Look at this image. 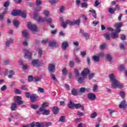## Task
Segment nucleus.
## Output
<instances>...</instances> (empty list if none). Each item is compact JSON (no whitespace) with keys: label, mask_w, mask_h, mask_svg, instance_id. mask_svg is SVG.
I'll list each match as a JSON object with an SVG mask.
<instances>
[{"label":"nucleus","mask_w":127,"mask_h":127,"mask_svg":"<svg viewBox=\"0 0 127 127\" xmlns=\"http://www.w3.org/2000/svg\"><path fill=\"white\" fill-rule=\"evenodd\" d=\"M109 78L113 88H119V89L124 88V84L116 79L115 74L113 73L109 74Z\"/></svg>","instance_id":"1"},{"label":"nucleus","mask_w":127,"mask_h":127,"mask_svg":"<svg viewBox=\"0 0 127 127\" xmlns=\"http://www.w3.org/2000/svg\"><path fill=\"white\" fill-rule=\"evenodd\" d=\"M12 15L14 16H17V15H21L23 18L26 17V12L21 10H13L11 13Z\"/></svg>","instance_id":"2"},{"label":"nucleus","mask_w":127,"mask_h":127,"mask_svg":"<svg viewBox=\"0 0 127 127\" xmlns=\"http://www.w3.org/2000/svg\"><path fill=\"white\" fill-rule=\"evenodd\" d=\"M24 58L29 59L32 56V51L30 49H24Z\"/></svg>","instance_id":"3"},{"label":"nucleus","mask_w":127,"mask_h":127,"mask_svg":"<svg viewBox=\"0 0 127 127\" xmlns=\"http://www.w3.org/2000/svg\"><path fill=\"white\" fill-rule=\"evenodd\" d=\"M34 18L38 22H43L46 21V17L38 16L37 13H35L34 14Z\"/></svg>","instance_id":"4"},{"label":"nucleus","mask_w":127,"mask_h":127,"mask_svg":"<svg viewBox=\"0 0 127 127\" xmlns=\"http://www.w3.org/2000/svg\"><path fill=\"white\" fill-rule=\"evenodd\" d=\"M14 102L17 104V105H23L24 104V102L22 101V99L20 96H14Z\"/></svg>","instance_id":"5"},{"label":"nucleus","mask_w":127,"mask_h":127,"mask_svg":"<svg viewBox=\"0 0 127 127\" xmlns=\"http://www.w3.org/2000/svg\"><path fill=\"white\" fill-rule=\"evenodd\" d=\"M14 74V71L12 70H10L8 71L7 69H5L4 70V75L5 76H8V78H9V79L13 78V75Z\"/></svg>","instance_id":"6"},{"label":"nucleus","mask_w":127,"mask_h":127,"mask_svg":"<svg viewBox=\"0 0 127 127\" xmlns=\"http://www.w3.org/2000/svg\"><path fill=\"white\" fill-rule=\"evenodd\" d=\"M27 26L29 29L31 30L32 32L37 31V27L35 25L32 24L30 22H28Z\"/></svg>","instance_id":"7"},{"label":"nucleus","mask_w":127,"mask_h":127,"mask_svg":"<svg viewBox=\"0 0 127 127\" xmlns=\"http://www.w3.org/2000/svg\"><path fill=\"white\" fill-rule=\"evenodd\" d=\"M87 98L90 101H95L97 99V96L94 93H89L87 95Z\"/></svg>","instance_id":"8"},{"label":"nucleus","mask_w":127,"mask_h":127,"mask_svg":"<svg viewBox=\"0 0 127 127\" xmlns=\"http://www.w3.org/2000/svg\"><path fill=\"white\" fill-rule=\"evenodd\" d=\"M32 65L34 67H39L41 65V62L39 60H34L32 62Z\"/></svg>","instance_id":"9"},{"label":"nucleus","mask_w":127,"mask_h":127,"mask_svg":"<svg viewBox=\"0 0 127 127\" xmlns=\"http://www.w3.org/2000/svg\"><path fill=\"white\" fill-rule=\"evenodd\" d=\"M89 73H90V69L88 68H85L81 71V75L82 77H86Z\"/></svg>","instance_id":"10"},{"label":"nucleus","mask_w":127,"mask_h":127,"mask_svg":"<svg viewBox=\"0 0 127 127\" xmlns=\"http://www.w3.org/2000/svg\"><path fill=\"white\" fill-rule=\"evenodd\" d=\"M38 115H41V113H42L43 115H45V116H48V115H50V111L49 110H46V109H44L43 111H40L39 110V111H37Z\"/></svg>","instance_id":"11"},{"label":"nucleus","mask_w":127,"mask_h":127,"mask_svg":"<svg viewBox=\"0 0 127 127\" xmlns=\"http://www.w3.org/2000/svg\"><path fill=\"white\" fill-rule=\"evenodd\" d=\"M13 40H14V39L12 38L7 39L6 40V46H7V47H9L10 44L13 43Z\"/></svg>","instance_id":"12"},{"label":"nucleus","mask_w":127,"mask_h":127,"mask_svg":"<svg viewBox=\"0 0 127 127\" xmlns=\"http://www.w3.org/2000/svg\"><path fill=\"white\" fill-rule=\"evenodd\" d=\"M80 33H81L82 35H83V36H84V37H85L86 39H89V38H90V35H89V34L85 32L84 30L81 29L80 30Z\"/></svg>","instance_id":"13"},{"label":"nucleus","mask_w":127,"mask_h":127,"mask_svg":"<svg viewBox=\"0 0 127 127\" xmlns=\"http://www.w3.org/2000/svg\"><path fill=\"white\" fill-rule=\"evenodd\" d=\"M126 107H127V101L126 100H123L120 104L119 108H120V109H124V108H126Z\"/></svg>","instance_id":"14"},{"label":"nucleus","mask_w":127,"mask_h":127,"mask_svg":"<svg viewBox=\"0 0 127 127\" xmlns=\"http://www.w3.org/2000/svg\"><path fill=\"white\" fill-rule=\"evenodd\" d=\"M48 69L50 72L51 73H54L55 71V65L52 64L49 65Z\"/></svg>","instance_id":"15"},{"label":"nucleus","mask_w":127,"mask_h":127,"mask_svg":"<svg viewBox=\"0 0 127 127\" xmlns=\"http://www.w3.org/2000/svg\"><path fill=\"white\" fill-rule=\"evenodd\" d=\"M104 36L105 38H106V40H110L111 38L112 37V33H106L104 34Z\"/></svg>","instance_id":"16"},{"label":"nucleus","mask_w":127,"mask_h":127,"mask_svg":"<svg viewBox=\"0 0 127 127\" xmlns=\"http://www.w3.org/2000/svg\"><path fill=\"white\" fill-rule=\"evenodd\" d=\"M30 99L32 103H35L36 102V99H37V96L35 94H32L30 96Z\"/></svg>","instance_id":"17"},{"label":"nucleus","mask_w":127,"mask_h":127,"mask_svg":"<svg viewBox=\"0 0 127 127\" xmlns=\"http://www.w3.org/2000/svg\"><path fill=\"white\" fill-rule=\"evenodd\" d=\"M48 106H49V103H43L41 107L40 108V111H44V109L45 110V108H47V107H48Z\"/></svg>","instance_id":"18"},{"label":"nucleus","mask_w":127,"mask_h":127,"mask_svg":"<svg viewBox=\"0 0 127 127\" xmlns=\"http://www.w3.org/2000/svg\"><path fill=\"white\" fill-rule=\"evenodd\" d=\"M60 21L61 22V25L62 27L64 28H66V27H67V25L65 24V22H64V20L63 19V17H61L60 18Z\"/></svg>","instance_id":"19"},{"label":"nucleus","mask_w":127,"mask_h":127,"mask_svg":"<svg viewBox=\"0 0 127 127\" xmlns=\"http://www.w3.org/2000/svg\"><path fill=\"white\" fill-rule=\"evenodd\" d=\"M77 82L79 84H83L85 82V77H79L77 79Z\"/></svg>","instance_id":"20"},{"label":"nucleus","mask_w":127,"mask_h":127,"mask_svg":"<svg viewBox=\"0 0 127 127\" xmlns=\"http://www.w3.org/2000/svg\"><path fill=\"white\" fill-rule=\"evenodd\" d=\"M123 25H124V24L121 22L115 23L114 24V26L116 28H121Z\"/></svg>","instance_id":"21"},{"label":"nucleus","mask_w":127,"mask_h":127,"mask_svg":"<svg viewBox=\"0 0 127 127\" xmlns=\"http://www.w3.org/2000/svg\"><path fill=\"white\" fill-rule=\"evenodd\" d=\"M53 112L54 115H56V114H58L59 113V108L57 106H54L53 108Z\"/></svg>","instance_id":"22"},{"label":"nucleus","mask_w":127,"mask_h":127,"mask_svg":"<svg viewBox=\"0 0 127 127\" xmlns=\"http://www.w3.org/2000/svg\"><path fill=\"white\" fill-rule=\"evenodd\" d=\"M17 108V104L15 103H13L11 106V111H16Z\"/></svg>","instance_id":"23"},{"label":"nucleus","mask_w":127,"mask_h":127,"mask_svg":"<svg viewBox=\"0 0 127 127\" xmlns=\"http://www.w3.org/2000/svg\"><path fill=\"white\" fill-rule=\"evenodd\" d=\"M80 19H77L76 20H72L73 25H80Z\"/></svg>","instance_id":"24"},{"label":"nucleus","mask_w":127,"mask_h":127,"mask_svg":"<svg viewBox=\"0 0 127 127\" xmlns=\"http://www.w3.org/2000/svg\"><path fill=\"white\" fill-rule=\"evenodd\" d=\"M22 33L23 36H24V37H28L29 35V33L28 32V31L26 30H23Z\"/></svg>","instance_id":"25"},{"label":"nucleus","mask_w":127,"mask_h":127,"mask_svg":"<svg viewBox=\"0 0 127 127\" xmlns=\"http://www.w3.org/2000/svg\"><path fill=\"white\" fill-rule=\"evenodd\" d=\"M71 94L73 96H77V95H78V91L75 88H72L71 90Z\"/></svg>","instance_id":"26"},{"label":"nucleus","mask_w":127,"mask_h":127,"mask_svg":"<svg viewBox=\"0 0 127 127\" xmlns=\"http://www.w3.org/2000/svg\"><path fill=\"white\" fill-rule=\"evenodd\" d=\"M65 24H66V25H70V26H73V21H71L70 20H66L65 21Z\"/></svg>","instance_id":"27"},{"label":"nucleus","mask_w":127,"mask_h":127,"mask_svg":"<svg viewBox=\"0 0 127 127\" xmlns=\"http://www.w3.org/2000/svg\"><path fill=\"white\" fill-rule=\"evenodd\" d=\"M62 47L63 49H66L68 47V42H64L62 43Z\"/></svg>","instance_id":"28"},{"label":"nucleus","mask_w":127,"mask_h":127,"mask_svg":"<svg viewBox=\"0 0 127 127\" xmlns=\"http://www.w3.org/2000/svg\"><path fill=\"white\" fill-rule=\"evenodd\" d=\"M90 88H86L85 87H81L80 88V92L81 93H85V91H90Z\"/></svg>","instance_id":"29"},{"label":"nucleus","mask_w":127,"mask_h":127,"mask_svg":"<svg viewBox=\"0 0 127 127\" xmlns=\"http://www.w3.org/2000/svg\"><path fill=\"white\" fill-rule=\"evenodd\" d=\"M68 108L69 109H72L73 108H74L75 107V103L72 102V101H70L69 103H68Z\"/></svg>","instance_id":"30"},{"label":"nucleus","mask_w":127,"mask_h":127,"mask_svg":"<svg viewBox=\"0 0 127 127\" xmlns=\"http://www.w3.org/2000/svg\"><path fill=\"white\" fill-rule=\"evenodd\" d=\"M111 36L113 37L114 39H117L119 37V34L117 33H111Z\"/></svg>","instance_id":"31"},{"label":"nucleus","mask_w":127,"mask_h":127,"mask_svg":"<svg viewBox=\"0 0 127 127\" xmlns=\"http://www.w3.org/2000/svg\"><path fill=\"white\" fill-rule=\"evenodd\" d=\"M51 125H52V124L51 122H44V123H43V127H50V126H51Z\"/></svg>","instance_id":"32"},{"label":"nucleus","mask_w":127,"mask_h":127,"mask_svg":"<svg viewBox=\"0 0 127 127\" xmlns=\"http://www.w3.org/2000/svg\"><path fill=\"white\" fill-rule=\"evenodd\" d=\"M33 80L34 82H39L41 80V77L35 76L33 77Z\"/></svg>","instance_id":"33"},{"label":"nucleus","mask_w":127,"mask_h":127,"mask_svg":"<svg viewBox=\"0 0 127 127\" xmlns=\"http://www.w3.org/2000/svg\"><path fill=\"white\" fill-rule=\"evenodd\" d=\"M97 116L98 114H97L96 112H94L90 115V118L91 119H95V118L97 117Z\"/></svg>","instance_id":"34"},{"label":"nucleus","mask_w":127,"mask_h":127,"mask_svg":"<svg viewBox=\"0 0 127 127\" xmlns=\"http://www.w3.org/2000/svg\"><path fill=\"white\" fill-rule=\"evenodd\" d=\"M93 59L95 62H99V61L100 60V58L97 56H93Z\"/></svg>","instance_id":"35"},{"label":"nucleus","mask_w":127,"mask_h":127,"mask_svg":"<svg viewBox=\"0 0 127 127\" xmlns=\"http://www.w3.org/2000/svg\"><path fill=\"white\" fill-rule=\"evenodd\" d=\"M121 50L125 51L126 50V47L124 44H121L119 46Z\"/></svg>","instance_id":"36"},{"label":"nucleus","mask_w":127,"mask_h":127,"mask_svg":"<svg viewBox=\"0 0 127 127\" xmlns=\"http://www.w3.org/2000/svg\"><path fill=\"white\" fill-rule=\"evenodd\" d=\"M50 46H52V47H53V46H56V42L55 41H51L49 43Z\"/></svg>","instance_id":"37"},{"label":"nucleus","mask_w":127,"mask_h":127,"mask_svg":"<svg viewBox=\"0 0 127 127\" xmlns=\"http://www.w3.org/2000/svg\"><path fill=\"white\" fill-rule=\"evenodd\" d=\"M80 6L82 8L87 7V6H88V3L86 2H82L80 4Z\"/></svg>","instance_id":"38"},{"label":"nucleus","mask_w":127,"mask_h":127,"mask_svg":"<svg viewBox=\"0 0 127 127\" xmlns=\"http://www.w3.org/2000/svg\"><path fill=\"white\" fill-rule=\"evenodd\" d=\"M36 4L37 6H39V5H41V4H42V1H41V0H36Z\"/></svg>","instance_id":"39"},{"label":"nucleus","mask_w":127,"mask_h":127,"mask_svg":"<svg viewBox=\"0 0 127 127\" xmlns=\"http://www.w3.org/2000/svg\"><path fill=\"white\" fill-rule=\"evenodd\" d=\"M106 58L108 60V61H112V59H113V58L111 56V55H106Z\"/></svg>","instance_id":"40"},{"label":"nucleus","mask_w":127,"mask_h":127,"mask_svg":"<svg viewBox=\"0 0 127 127\" xmlns=\"http://www.w3.org/2000/svg\"><path fill=\"white\" fill-rule=\"evenodd\" d=\"M94 76H95V73H89L88 75V78L89 79V80H92V79L94 78Z\"/></svg>","instance_id":"41"},{"label":"nucleus","mask_w":127,"mask_h":127,"mask_svg":"<svg viewBox=\"0 0 127 127\" xmlns=\"http://www.w3.org/2000/svg\"><path fill=\"white\" fill-rule=\"evenodd\" d=\"M74 73L75 74L76 77H79V76H80V73H79V70L78 69H74Z\"/></svg>","instance_id":"42"},{"label":"nucleus","mask_w":127,"mask_h":127,"mask_svg":"<svg viewBox=\"0 0 127 127\" xmlns=\"http://www.w3.org/2000/svg\"><path fill=\"white\" fill-rule=\"evenodd\" d=\"M49 1L51 4H54L57 3L59 1V0H49Z\"/></svg>","instance_id":"43"},{"label":"nucleus","mask_w":127,"mask_h":127,"mask_svg":"<svg viewBox=\"0 0 127 127\" xmlns=\"http://www.w3.org/2000/svg\"><path fill=\"white\" fill-rule=\"evenodd\" d=\"M120 39L123 40V41H124V40H126V35L124 34H121L120 35Z\"/></svg>","instance_id":"44"},{"label":"nucleus","mask_w":127,"mask_h":127,"mask_svg":"<svg viewBox=\"0 0 127 127\" xmlns=\"http://www.w3.org/2000/svg\"><path fill=\"white\" fill-rule=\"evenodd\" d=\"M120 95H121V97H122L123 98H125V97H126V93L125 92V91H121L120 92Z\"/></svg>","instance_id":"45"},{"label":"nucleus","mask_w":127,"mask_h":127,"mask_svg":"<svg viewBox=\"0 0 127 127\" xmlns=\"http://www.w3.org/2000/svg\"><path fill=\"white\" fill-rule=\"evenodd\" d=\"M67 71H68V70H67V69H66V68H64L62 70V72L63 75H67Z\"/></svg>","instance_id":"46"},{"label":"nucleus","mask_w":127,"mask_h":127,"mask_svg":"<svg viewBox=\"0 0 127 127\" xmlns=\"http://www.w3.org/2000/svg\"><path fill=\"white\" fill-rule=\"evenodd\" d=\"M59 122H60L61 123H64V122H65L64 116H61L60 118Z\"/></svg>","instance_id":"47"},{"label":"nucleus","mask_w":127,"mask_h":127,"mask_svg":"<svg viewBox=\"0 0 127 127\" xmlns=\"http://www.w3.org/2000/svg\"><path fill=\"white\" fill-rule=\"evenodd\" d=\"M13 23L14 26H18V25H19V22L16 20H15L13 21Z\"/></svg>","instance_id":"48"},{"label":"nucleus","mask_w":127,"mask_h":127,"mask_svg":"<svg viewBox=\"0 0 127 127\" xmlns=\"http://www.w3.org/2000/svg\"><path fill=\"white\" fill-rule=\"evenodd\" d=\"M14 91L16 94H18V95H20V94H21V91H20V90H19L17 88H15L14 89Z\"/></svg>","instance_id":"49"},{"label":"nucleus","mask_w":127,"mask_h":127,"mask_svg":"<svg viewBox=\"0 0 127 127\" xmlns=\"http://www.w3.org/2000/svg\"><path fill=\"white\" fill-rule=\"evenodd\" d=\"M23 45L24 46H27L28 45V40L27 39H25L23 42Z\"/></svg>","instance_id":"50"},{"label":"nucleus","mask_w":127,"mask_h":127,"mask_svg":"<svg viewBox=\"0 0 127 127\" xmlns=\"http://www.w3.org/2000/svg\"><path fill=\"white\" fill-rule=\"evenodd\" d=\"M43 123H42L41 124L39 123H36V127H43Z\"/></svg>","instance_id":"51"},{"label":"nucleus","mask_w":127,"mask_h":127,"mask_svg":"<svg viewBox=\"0 0 127 127\" xmlns=\"http://www.w3.org/2000/svg\"><path fill=\"white\" fill-rule=\"evenodd\" d=\"M31 108L32 109H34V110H36V109L38 108V105H37V104L32 105H31Z\"/></svg>","instance_id":"52"},{"label":"nucleus","mask_w":127,"mask_h":127,"mask_svg":"<svg viewBox=\"0 0 127 127\" xmlns=\"http://www.w3.org/2000/svg\"><path fill=\"white\" fill-rule=\"evenodd\" d=\"M43 13L44 15H45L46 16H48L49 14V11L47 10H44L43 11Z\"/></svg>","instance_id":"53"},{"label":"nucleus","mask_w":127,"mask_h":127,"mask_svg":"<svg viewBox=\"0 0 127 127\" xmlns=\"http://www.w3.org/2000/svg\"><path fill=\"white\" fill-rule=\"evenodd\" d=\"M97 90H98V85L95 84L93 87V92H97Z\"/></svg>","instance_id":"54"},{"label":"nucleus","mask_w":127,"mask_h":127,"mask_svg":"<svg viewBox=\"0 0 127 127\" xmlns=\"http://www.w3.org/2000/svg\"><path fill=\"white\" fill-rule=\"evenodd\" d=\"M51 77L52 79L53 80V81H54V82H57V79L56 78L54 74H52L51 75Z\"/></svg>","instance_id":"55"},{"label":"nucleus","mask_w":127,"mask_h":127,"mask_svg":"<svg viewBox=\"0 0 127 127\" xmlns=\"http://www.w3.org/2000/svg\"><path fill=\"white\" fill-rule=\"evenodd\" d=\"M80 107H82V105L80 104H74V108L76 109H80Z\"/></svg>","instance_id":"56"},{"label":"nucleus","mask_w":127,"mask_h":127,"mask_svg":"<svg viewBox=\"0 0 127 127\" xmlns=\"http://www.w3.org/2000/svg\"><path fill=\"white\" fill-rule=\"evenodd\" d=\"M119 69L120 71H123V70H125V66L123 64H121L119 66Z\"/></svg>","instance_id":"57"},{"label":"nucleus","mask_w":127,"mask_h":127,"mask_svg":"<svg viewBox=\"0 0 127 127\" xmlns=\"http://www.w3.org/2000/svg\"><path fill=\"white\" fill-rule=\"evenodd\" d=\"M108 112H110V114L111 116H112V115H113V114H114V113H116V111L113 110L112 109H109Z\"/></svg>","instance_id":"58"},{"label":"nucleus","mask_w":127,"mask_h":127,"mask_svg":"<svg viewBox=\"0 0 127 127\" xmlns=\"http://www.w3.org/2000/svg\"><path fill=\"white\" fill-rule=\"evenodd\" d=\"M9 60L7 59L4 60L3 61V64H4L5 65H8L9 64Z\"/></svg>","instance_id":"59"},{"label":"nucleus","mask_w":127,"mask_h":127,"mask_svg":"<svg viewBox=\"0 0 127 127\" xmlns=\"http://www.w3.org/2000/svg\"><path fill=\"white\" fill-rule=\"evenodd\" d=\"M99 22L98 21H96V20L93 21L92 22V24H93V26H96L97 24H99Z\"/></svg>","instance_id":"60"},{"label":"nucleus","mask_w":127,"mask_h":127,"mask_svg":"<svg viewBox=\"0 0 127 127\" xmlns=\"http://www.w3.org/2000/svg\"><path fill=\"white\" fill-rule=\"evenodd\" d=\"M106 46H107V45H106L105 43L102 44L100 46V49L101 50L105 49L106 48Z\"/></svg>","instance_id":"61"},{"label":"nucleus","mask_w":127,"mask_h":127,"mask_svg":"<svg viewBox=\"0 0 127 127\" xmlns=\"http://www.w3.org/2000/svg\"><path fill=\"white\" fill-rule=\"evenodd\" d=\"M115 11H116V10H115V9H113L112 8H109V12H110V13H111V14L114 13Z\"/></svg>","instance_id":"62"},{"label":"nucleus","mask_w":127,"mask_h":127,"mask_svg":"<svg viewBox=\"0 0 127 127\" xmlns=\"http://www.w3.org/2000/svg\"><path fill=\"white\" fill-rule=\"evenodd\" d=\"M77 115L78 116V117H83V116H84V113L80 111H77Z\"/></svg>","instance_id":"63"},{"label":"nucleus","mask_w":127,"mask_h":127,"mask_svg":"<svg viewBox=\"0 0 127 127\" xmlns=\"http://www.w3.org/2000/svg\"><path fill=\"white\" fill-rule=\"evenodd\" d=\"M75 65V64L74 63V62L73 61H70L69 62V66L70 67H71V68L74 67V65Z\"/></svg>","instance_id":"64"}]
</instances>
